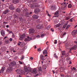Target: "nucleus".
<instances>
[{
	"label": "nucleus",
	"mask_w": 77,
	"mask_h": 77,
	"mask_svg": "<svg viewBox=\"0 0 77 77\" xmlns=\"http://www.w3.org/2000/svg\"><path fill=\"white\" fill-rule=\"evenodd\" d=\"M35 30L31 28L29 29V34H31V38H33L34 39H35V37H36V36L33 35V34L35 33Z\"/></svg>",
	"instance_id": "nucleus-1"
},
{
	"label": "nucleus",
	"mask_w": 77,
	"mask_h": 77,
	"mask_svg": "<svg viewBox=\"0 0 77 77\" xmlns=\"http://www.w3.org/2000/svg\"><path fill=\"white\" fill-rule=\"evenodd\" d=\"M32 74H34L35 75V76L38 75V74L37 73V70H36V69H34L32 72Z\"/></svg>",
	"instance_id": "nucleus-2"
},
{
	"label": "nucleus",
	"mask_w": 77,
	"mask_h": 77,
	"mask_svg": "<svg viewBox=\"0 0 77 77\" xmlns=\"http://www.w3.org/2000/svg\"><path fill=\"white\" fill-rule=\"evenodd\" d=\"M16 71L17 72L18 74H20V75H21L23 74V71L21 69H17V70H16Z\"/></svg>",
	"instance_id": "nucleus-3"
},
{
	"label": "nucleus",
	"mask_w": 77,
	"mask_h": 77,
	"mask_svg": "<svg viewBox=\"0 0 77 77\" xmlns=\"http://www.w3.org/2000/svg\"><path fill=\"white\" fill-rule=\"evenodd\" d=\"M25 71L26 75H27L29 74V71L28 70L27 67H25Z\"/></svg>",
	"instance_id": "nucleus-4"
},
{
	"label": "nucleus",
	"mask_w": 77,
	"mask_h": 77,
	"mask_svg": "<svg viewBox=\"0 0 77 77\" xmlns=\"http://www.w3.org/2000/svg\"><path fill=\"white\" fill-rule=\"evenodd\" d=\"M77 34V30H74L73 31H72V36L74 37L76 35V34Z\"/></svg>",
	"instance_id": "nucleus-5"
},
{
	"label": "nucleus",
	"mask_w": 77,
	"mask_h": 77,
	"mask_svg": "<svg viewBox=\"0 0 77 77\" xmlns=\"http://www.w3.org/2000/svg\"><path fill=\"white\" fill-rule=\"evenodd\" d=\"M12 71V68L10 67L8 68L7 70V72H11V71Z\"/></svg>",
	"instance_id": "nucleus-6"
},
{
	"label": "nucleus",
	"mask_w": 77,
	"mask_h": 77,
	"mask_svg": "<svg viewBox=\"0 0 77 77\" xmlns=\"http://www.w3.org/2000/svg\"><path fill=\"white\" fill-rule=\"evenodd\" d=\"M32 39V38H29V36H28L27 38H25V41H29Z\"/></svg>",
	"instance_id": "nucleus-7"
},
{
	"label": "nucleus",
	"mask_w": 77,
	"mask_h": 77,
	"mask_svg": "<svg viewBox=\"0 0 77 77\" xmlns=\"http://www.w3.org/2000/svg\"><path fill=\"white\" fill-rule=\"evenodd\" d=\"M68 4V2L66 3V2H64L61 4L62 6H64V8L67 6V5Z\"/></svg>",
	"instance_id": "nucleus-8"
},
{
	"label": "nucleus",
	"mask_w": 77,
	"mask_h": 77,
	"mask_svg": "<svg viewBox=\"0 0 77 77\" xmlns=\"http://www.w3.org/2000/svg\"><path fill=\"white\" fill-rule=\"evenodd\" d=\"M40 12V10H39L38 8H37L35 9L34 11V12L35 14H38V13H39Z\"/></svg>",
	"instance_id": "nucleus-9"
},
{
	"label": "nucleus",
	"mask_w": 77,
	"mask_h": 77,
	"mask_svg": "<svg viewBox=\"0 0 77 77\" xmlns=\"http://www.w3.org/2000/svg\"><path fill=\"white\" fill-rule=\"evenodd\" d=\"M77 48V46L76 45H75L73 47L70 49V51H69V52H71V51H72V50H75V48Z\"/></svg>",
	"instance_id": "nucleus-10"
},
{
	"label": "nucleus",
	"mask_w": 77,
	"mask_h": 77,
	"mask_svg": "<svg viewBox=\"0 0 77 77\" xmlns=\"http://www.w3.org/2000/svg\"><path fill=\"white\" fill-rule=\"evenodd\" d=\"M25 35L24 34L22 35L21 36V37H20L19 39L20 40H23V38H25Z\"/></svg>",
	"instance_id": "nucleus-11"
},
{
	"label": "nucleus",
	"mask_w": 77,
	"mask_h": 77,
	"mask_svg": "<svg viewBox=\"0 0 77 77\" xmlns=\"http://www.w3.org/2000/svg\"><path fill=\"white\" fill-rule=\"evenodd\" d=\"M1 33L2 36H4L5 35V31L3 30H2V31H1Z\"/></svg>",
	"instance_id": "nucleus-12"
},
{
	"label": "nucleus",
	"mask_w": 77,
	"mask_h": 77,
	"mask_svg": "<svg viewBox=\"0 0 77 77\" xmlns=\"http://www.w3.org/2000/svg\"><path fill=\"white\" fill-rule=\"evenodd\" d=\"M59 14V11H57L55 13V16H54V17H56V18L59 17V15H57Z\"/></svg>",
	"instance_id": "nucleus-13"
},
{
	"label": "nucleus",
	"mask_w": 77,
	"mask_h": 77,
	"mask_svg": "<svg viewBox=\"0 0 77 77\" xmlns=\"http://www.w3.org/2000/svg\"><path fill=\"white\" fill-rule=\"evenodd\" d=\"M9 9H11V10H14V7L12 6V5L11 4V5H10L9 7Z\"/></svg>",
	"instance_id": "nucleus-14"
},
{
	"label": "nucleus",
	"mask_w": 77,
	"mask_h": 77,
	"mask_svg": "<svg viewBox=\"0 0 77 77\" xmlns=\"http://www.w3.org/2000/svg\"><path fill=\"white\" fill-rule=\"evenodd\" d=\"M13 2L14 3L16 4V3H17L19 2V0H13Z\"/></svg>",
	"instance_id": "nucleus-15"
},
{
	"label": "nucleus",
	"mask_w": 77,
	"mask_h": 77,
	"mask_svg": "<svg viewBox=\"0 0 77 77\" xmlns=\"http://www.w3.org/2000/svg\"><path fill=\"white\" fill-rule=\"evenodd\" d=\"M32 17L33 18H34V19H37V18H39V16L34 15L32 16Z\"/></svg>",
	"instance_id": "nucleus-16"
},
{
	"label": "nucleus",
	"mask_w": 77,
	"mask_h": 77,
	"mask_svg": "<svg viewBox=\"0 0 77 77\" xmlns=\"http://www.w3.org/2000/svg\"><path fill=\"white\" fill-rule=\"evenodd\" d=\"M40 58L41 60H45V59H44V56L42 55H40Z\"/></svg>",
	"instance_id": "nucleus-17"
},
{
	"label": "nucleus",
	"mask_w": 77,
	"mask_h": 77,
	"mask_svg": "<svg viewBox=\"0 0 77 77\" xmlns=\"http://www.w3.org/2000/svg\"><path fill=\"white\" fill-rule=\"evenodd\" d=\"M42 26L41 25H38L36 26L37 29H41Z\"/></svg>",
	"instance_id": "nucleus-18"
},
{
	"label": "nucleus",
	"mask_w": 77,
	"mask_h": 77,
	"mask_svg": "<svg viewBox=\"0 0 77 77\" xmlns=\"http://www.w3.org/2000/svg\"><path fill=\"white\" fill-rule=\"evenodd\" d=\"M11 65H15L16 63L15 62H13L11 63Z\"/></svg>",
	"instance_id": "nucleus-19"
},
{
	"label": "nucleus",
	"mask_w": 77,
	"mask_h": 77,
	"mask_svg": "<svg viewBox=\"0 0 77 77\" xmlns=\"http://www.w3.org/2000/svg\"><path fill=\"white\" fill-rule=\"evenodd\" d=\"M43 54H47V50H45L43 51Z\"/></svg>",
	"instance_id": "nucleus-20"
},
{
	"label": "nucleus",
	"mask_w": 77,
	"mask_h": 77,
	"mask_svg": "<svg viewBox=\"0 0 77 77\" xmlns=\"http://www.w3.org/2000/svg\"><path fill=\"white\" fill-rule=\"evenodd\" d=\"M8 11H9L8 10H6L4 11L3 14H6L8 12Z\"/></svg>",
	"instance_id": "nucleus-21"
},
{
	"label": "nucleus",
	"mask_w": 77,
	"mask_h": 77,
	"mask_svg": "<svg viewBox=\"0 0 77 77\" xmlns=\"http://www.w3.org/2000/svg\"><path fill=\"white\" fill-rule=\"evenodd\" d=\"M61 53L63 56H64L65 55L66 53H65V51H62Z\"/></svg>",
	"instance_id": "nucleus-22"
},
{
	"label": "nucleus",
	"mask_w": 77,
	"mask_h": 77,
	"mask_svg": "<svg viewBox=\"0 0 77 77\" xmlns=\"http://www.w3.org/2000/svg\"><path fill=\"white\" fill-rule=\"evenodd\" d=\"M60 26V23H59L58 24L55 25V26L56 27H59Z\"/></svg>",
	"instance_id": "nucleus-23"
},
{
	"label": "nucleus",
	"mask_w": 77,
	"mask_h": 77,
	"mask_svg": "<svg viewBox=\"0 0 77 77\" xmlns=\"http://www.w3.org/2000/svg\"><path fill=\"white\" fill-rule=\"evenodd\" d=\"M71 59L69 57H67L66 59V60L67 62H68L69 61H70V60Z\"/></svg>",
	"instance_id": "nucleus-24"
},
{
	"label": "nucleus",
	"mask_w": 77,
	"mask_h": 77,
	"mask_svg": "<svg viewBox=\"0 0 77 77\" xmlns=\"http://www.w3.org/2000/svg\"><path fill=\"white\" fill-rule=\"evenodd\" d=\"M68 22H66V24H65L64 25H63V28H65L66 27V26L68 25Z\"/></svg>",
	"instance_id": "nucleus-25"
},
{
	"label": "nucleus",
	"mask_w": 77,
	"mask_h": 77,
	"mask_svg": "<svg viewBox=\"0 0 77 77\" xmlns=\"http://www.w3.org/2000/svg\"><path fill=\"white\" fill-rule=\"evenodd\" d=\"M65 23H66L65 21H63L61 22V24H62L63 25H64L65 24Z\"/></svg>",
	"instance_id": "nucleus-26"
},
{
	"label": "nucleus",
	"mask_w": 77,
	"mask_h": 77,
	"mask_svg": "<svg viewBox=\"0 0 77 77\" xmlns=\"http://www.w3.org/2000/svg\"><path fill=\"white\" fill-rule=\"evenodd\" d=\"M52 9H55V8H56V6L54 5H53L52 6H51Z\"/></svg>",
	"instance_id": "nucleus-27"
},
{
	"label": "nucleus",
	"mask_w": 77,
	"mask_h": 77,
	"mask_svg": "<svg viewBox=\"0 0 77 77\" xmlns=\"http://www.w3.org/2000/svg\"><path fill=\"white\" fill-rule=\"evenodd\" d=\"M4 71H5V69H4L3 67L2 69L1 70V72L2 73Z\"/></svg>",
	"instance_id": "nucleus-28"
},
{
	"label": "nucleus",
	"mask_w": 77,
	"mask_h": 77,
	"mask_svg": "<svg viewBox=\"0 0 77 77\" xmlns=\"http://www.w3.org/2000/svg\"><path fill=\"white\" fill-rule=\"evenodd\" d=\"M72 7V5H71V4H69L68 5V8H71Z\"/></svg>",
	"instance_id": "nucleus-29"
},
{
	"label": "nucleus",
	"mask_w": 77,
	"mask_h": 77,
	"mask_svg": "<svg viewBox=\"0 0 77 77\" xmlns=\"http://www.w3.org/2000/svg\"><path fill=\"white\" fill-rule=\"evenodd\" d=\"M24 57L25 56L24 55H22V57H21V60H23L24 59Z\"/></svg>",
	"instance_id": "nucleus-30"
},
{
	"label": "nucleus",
	"mask_w": 77,
	"mask_h": 77,
	"mask_svg": "<svg viewBox=\"0 0 77 77\" xmlns=\"http://www.w3.org/2000/svg\"><path fill=\"white\" fill-rule=\"evenodd\" d=\"M60 72H62V71H64V69H63V68L62 67L60 69Z\"/></svg>",
	"instance_id": "nucleus-31"
},
{
	"label": "nucleus",
	"mask_w": 77,
	"mask_h": 77,
	"mask_svg": "<svg viewBox=\"0 0 77 77\" xmlns=\"http://www.w3.org/2000/svg\"><path fill=\"white\" fill-rule=\"evenodd\" d=\"M45 35V34H42L41 35V37L42 38H43V37H44V36Z\"/></svg>",
	"instance_id": "nucleus-32"
},
{
	"label": "nucleus",
	"mask_w": 77,
	"mask_h": 77,
	"mask_svg": "<svg viewBox=\"0 0 77 77\" xmlns=\"http://www.w3.org/2000/svg\"><path fill=\"white\" fill-rule=\"evenodd\" d=\"M16 11L17 12H20V9H17Z\"/></svg>",
	"instance_id": "nucleus-33"
},
{
	"label": "nucleus",
	"mask_w": 77,
	"mask_h": 77,
	"mask_svg": "<svg viewBox=\"0 0 77 77\" xmlns=\"http://www.w3.org/2000/svg\"><path fill=\"white\" fill-rule=\"evenodd\" d=\"M66 34V33L65 32L63 33L62 34V36H65Z\"/></svg>",
	"instance_id": "nucleus-34"
},
{
	"label": "nucleus",
	"mask_w": 77,
	"mask_h": 77,
	"mask_svg": "<svg viewBox=\"0 0 77 77\" xmlns=\"http://www.w3.org/2000/svg\"><path fill=\"white\" fill-rule=\"evenodd\" d=\"M35 7H36V8H37V7H38L35 5H32V6H31V8H35Z\"/></svg>",
	"instance_id": "nucleus-35"
},
{
	"label": "nucleus",
	"mask_w": 77,
	"mask_h": 77,
	"mask_svg": "<svg viewBox=\"0 0 77 77\" xmlns=\"http://www.w3.org/2000/svg\"><path fill=\"white\" fill-rule=\"evenodd\" d=\"M67 44H66V48H67V49H69L70 48H69V46H67Z\"/></svg>",
	"instance_id": "nucleus-36"
},
{
	"label": "nucleus",
	"mask_w": 77,
	"mask_h": 77,
	"mask_svg": "<svg viewBox=\"0 0 77 77\" xmlns=\"http://www.w3.org/2000/svg\"><path fill=\"white\" fill-rule=\"evenodd\" d=\"M5 42L6 43V44H8L9 42V40H5Z\"/></svg>",
	"instance_id": "nucleus-37"
},
{
	"label": "nucleus",
	"mask_w": 77,
	"mask_h": 77,
	"mask_svg": "<svg viewBox=\"0 0 77 77\" xmlns=\"http://www.w3.org/2000/svg\"><path fill=\"white\" fill-rule=\"evenodd\" d=\"M60 62H62V63H64V60H60Z\"/></svg>",
	"instance_id": "nucleus-38"
},
{
	"label": "nucleus",
	"mask_w": 77,
	"mask_h": 77,
	"mask_svg": "<svg viewBox=\"0 0 77 77\" xmlns=\"http://www.w3.org/2000/svg\"><path fill=\"white\" fill-rule=\"evenodd\" d=\"M26 17H29V13H26Z\"/></svg>",
	"instance_id": "nucleus-39"
},
{
	"label": "nucleus",
	"mask_w": 77,
	"mask_h": 77,
	"mask_svg": "<svg viewBox=\"0 0 77 77\" xmlns=\"http://www.w3.org/2000/svg\"><path fill=\"white\" fill-rule=\"evenodd\" d=\"M70 27V25H68L66 27V29H67L69 27Z\"/></svg>",
	"instance_id": "nucleus-40"
},
{
	"label": "nucleus",
	"mask_w": 77,
	"mask_h": 77,
	"mask_svg": "<svg viewBox=\"0 0 77 77\" xmlns=\"http://www.w3.org/2000/svg\"><path fill=\"white\" fill-rule=\"evenodd\" d=\"M37 51H41V48H39L37 49Z\"/></svg>",
	"instance_id": "nucleus-41"
},
{
	"label": "nucleus",
	"mask_w": 77,
	"mask_h": 77,
	"mask_svg": "<svg viewBox=\"0 0 77 77\" xmlns=\"http://www.w3.org/2000/svg\"><path fill=\"white\" fill-rule=\"evenodd\" d=\"M54 41H55V42H54V44H57V40H55Z\"/></svg>",
	"instance_id": "nucleus-42"
},
{
	"label": "nucleus",
	"mask_w": 77,
	"mask_h": 77,
	"mask_svg": "<svg viewBox=\"0 0 77 77\" xmlns=\"http://www.w3.org/2000/svg\"><path fill=\"white\" fill-rule=\"evenodd\" d=\"M36 38H40V35H38L36 36Z\"/></svg>",
	"instance_id": "nucleus-43"
},
{
	"label": "nucleus",
	"mask_w": 77,
	"mask_h": 77,
	"mask_svg": "<svg viewBox=\"0 0 77 77\" xmlns=\"http://www.w3.org/2000/svg\"><path fill=\"white\" fill-rule=\"evenodd\" d=\"M38 69H39V71H41V67H39V68H38Z\"/></svg>",
	"instance_id": "nucleus-44"
},
{
	"label": "nucleus",
	"mask_w": 77,
	"mask_h": 77,
	"mask_svg": "<svg viewBox=\"0 0 77 77\" xmlns=\"http://www.w3.org/2000/svg\"><path fill=\"white\" fill-rule=\"evenodd\" d=\"M31 75V74H30V73H29V75H27L26 76L27 77H30V76Z\"/></svg>",
	"instance_id": "nucleus-45"
},
{
	"label": "nucleus",
	"mask_w": 77,
	"mask_h": 77,
	"mask_svg": "<svg viewBox=\"0 0 77 77\" xmlns=\"http://www.w3.org/2000/svg\"><path fill=\"white\" fill-rule=\"evenodd\" d=\"M21 44V42H19L18 44V45H20V44Z\"/></svg>",
	"instance_id": "nucleus-46"
},
{
	"label": "nucleus",
	"mask_w": 77,
	"mask_h": 77,
	"mask_svg": "<svg viewBox=\"0 0 77 77\" xmlns=\"http://www.w3.org/2000/svg\"><path fill=\"white\" fill-rule=\"evenodd\" d=\"M9 40L11 42H12V39L11 38H10Z\"/></svg>",
	"instance_id": "nucleus-47"
},
{
	"label": "nucleus",
	"mask_w": 77,
	"mask_h": 77,
	"mask_svg": "<svg viewBox=\"0 0 77 77\" xmlns=\"http://www.w3.org/2000/svg\"><path fill=\"white\" fill-rule=\"evenodd\" d=\"M72 19H73V18H72L70 19V21L71 22H72Z\"/></svg>",
	"instance_id": "nucleus-48"
},
{
	"label": "nucleus",
	"mask_w": 77,
	"mask_h": 77,
	"mask_svg": "<svg viewBox=\"0 0 77 77\" xmlns=\"http://www.w3.org/2000/svg\"><path fill=\"white\" fill-rule=\"evenodd\" d=\"M19 62L20 64L21 65L23 64V63L20 61H19Z\"/></svg>",
	"instance_id": "nucleus-49"
},
{
	"label": "nucleus",
	"mask_w": 77,
	"mask_h": 77,
	"mask_svg": "<svg viewBox=\"0 0 77 77\" xmlns=\"http://www.w3.org/2000/svg\"><path fill=\"white\" fill-rule=\"evenodd\" d=\"M54 56H55V57H56V58H57V55H56V54H54Z\"/></svg>",
	"instance_id": "nucleus-50"
},
{
	"label": "nucleus",
	"mask_w": 77,
	"mask_h": 77,
	"mask_svg": "<svg viewBox=\"0 0 77 77\" xmlns=\"http://www.w3.org/2000/svg\"><path fill=\"white\" fill-rule=\"evenodd\" d=\"M51 31H52V32H54V30H53V29H52V28H51Z\"/></svg>",
	"instance_id": "nucleus-51"
},
{
	"label": "nucleus",
	"mask_w": 77,
	"mask_h": 77,
	"mask_svg": "<svg viewBox=\"0 0 77 77\" xmlns=\"http://www.w3.org/2000/svg\"><path fill=\"white\" fill-rule=\"evenodd\" d=\"M54 23H56V24L57 23V21H56V20H55L54 21Z\"/></svg>",
	"instance_id": "nucleus-52"
},
{
	"label": "nucleus",
	"mask_w": 77,
	"mask_h": 77,
	"mask_svg": "<svg viewBox=\"0 0 77 77\" xmlns=\"http://www.w3.org/2000/svg\"><path fill=\"white\" fill-rule=\"evenodd\" d=\"M69 17H68L66 18V20H69Z\"/></svg>",
	"instance_id": "nucleus-53"
},
{
	"label": "nucleus",
	"mask_w": 77,
	"mask_h": 77,
	"mask_svg": "<svg viewBox=\"0 0 77 77\" xmlns=\"http://www.w3.org/2000/svg\"><path fill=\"white\" fill-rule=\"evenodd\" d=\"M30 59L31 60H33V58L32 57H31Z\"/></svg>",
	"instance_id": "nucleus-54"
},
{
	"label": "nucleus",
	"mask_w": 77,
	"mask_h": 77,
	"mask_svg": "<svg viewBox=\"0 0 77 77\" xmlns=\"http://www.w3.org/2000/svg\"><path fill=\"white\" fill-rule=\"evenodd\" d=\"M48 16H49V17H51V15H50L49 14H48Z\"/></svg>",
	"instance_id": "nucleus-55"
},
{
	"label": "nucleus",
	"mask_w": 77,
	"mask_h": 77,
	"mask_svg": "<svg viewBox=\"0 0 77 77\" xmlns=\"http://www.w3.org/2000/svg\"><path fill=\"white\" fill-rule=\"evenodd\" d=\"M63 76H64V75H61V77H63Z\"/></svg>",
	"instance_id": "nucleus-56"
},
{
	"label": "nucleus",
	"mask_w": 77,
	"mask_h": 77,
	"mask_svg": "<svg viewBox=\"0 0 77 77\" xmlns=\"http://www.w3.org/2000/svg\"><path fill=\"white\" fill-rule=\"evenodd\" d=\"M27 67L28 68H29L30 67V65H28Z\"/></svg>",
	"instance_id": "nucleus-57"
},
{
	"label": "nucleus",
	"mask_w": 77,
	"mask_h": 77,
	"mask_svg": "<svg viewBox=\"0 0 77 77\" xmlns=\"http://www.w3.org/2000/svg\"><path fill=\"white\" fill-rule=\"evenodd\" d=\"M6 27H7V28H8V27H9V25H7L6 26Z\"/></svg>",
	"instance_id": "nucleus-58"
},
{
	"label": "nucleus",
	"mask_w": 77,
	"mask_h": 77,
	"mask_svg": "<svg viewBox=\"0 0 77 77\" xmlns=\"http://www.w3.org/2000/svg\"><path fill=\"white\" fill-rule=\"evenodd\" d=\"M52 72H53V74H54V73H55L54 70H52Z\"/></svg>",
	"instance_id": "nucleus-59"
},
{
	"label": "nucleus",
	"mask_w": 77,
	"mask_h": 77,
	"mask_svg": "<svg viewBox=\"0 0 77 77\" xmlns=\"http://www.w3.org/2000/svg\"><path fill=\"white\" fill-rule=\"evenodd\" d=\"M73 69H74V70H75V69H76L75 68H74V67H73Z\"/></svg>",
	"instance_id": "nucleus-60"
},
{
	"label": "nucleus",
	"mask_w": 77,
	"mask_h": 77,
	"mask_svg": "<svg viewBox=\"0 0 77 77\" xmlns=\"http://www.w3.org/2000/svg\"><path fill=\"white\" fill-rule=\"evenodd\" d=\"M6 38H7V37H5V38H4V39H6Z\"/></svg>",
	"instance_id": "nucleus-61"
},
{
	"label": "nucleus",
	"mask_w": 77,
	"mask_h": 77,
	"mask_svg": "<svg viewBox=\"0 0 77 77\" xmlns=\"http://www.w3.org/2000/svg\"><path fill=\"white\" fill-rule=\"evenodd\" d=\"M12 35H13V36L14 37H15V35H14V34H13Z\"/></svg>",
	"instance_id": "nucleus-62"
},
{
	"label": "nucleus",
	"mask_w": 77,
	"mask_h": 77,
	"mask_svg": "<svg viewBox=\"0 0 77 77\" xmlns=\"http://www.w3.org/2000/svg\"><path fill=\"white\" fill-rule=\"evenodd\" d=\"M48 27L49 28H50V27H51L50 26H48Z\"/></svg>",
	"instance_id": "nucleus-63"
},
{
	"label": "nucleus",
	"mask_w": 77,
	"mask_h": 77,
	"mask_svg": "<svg viewBox=\"0 0 77 77\" xmlns=\"http://www.w3.org/2000/svg\"><path fill=\"white\" fill-rule=\"evenodd\" d=\"M75 43H76V44H77V42L75 41Z\"/></svg>",
	"instance_id": "nucleus-64"
}]
</instances>
